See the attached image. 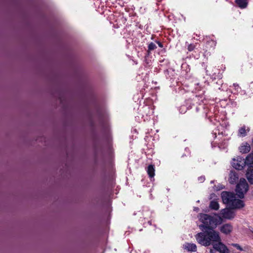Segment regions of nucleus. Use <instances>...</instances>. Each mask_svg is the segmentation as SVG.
I'll return each mask as SVG.
<instances>
[{
  "instance_id": "nucleus-1",
  "label": "nucleus",
  "mask_w": 253,
  "mask_h": 253,
  "mask_svg": "<svg viewBox=\"0 0 253 253\" xmlns=\"http://www.w3.org/2000/svg\"><path fill=\"white\" fill-rule=\"evenodd\" d=\"M199 220L202 223L200 228L204 229L211 230L216 228L217 225L223 222V218L216 213H200L198 215Z\"/></svg>"
},
{
  "instance_id": "nucleus-2",
  "label": "nucleus",
  "mask_w": 253,
  "mask_h": 253,
  "mask_svg": "<svg viewBox=\"0 0 253 253\" xmlns=\"http://www.w3.org/2000/svg\"><path fill=\"white\" fill-rule=\"evenodd\" d=\"M195 238L199 244L205 247L212 246L216 242L221 240L219 232L214 229L199 233L196 234Z\"/></svg>"
},
{
  "instance_id": "nucleus-3",
  "label": "nucleus",
  "mask_w": 253,
  "mask_h": 253,
  "mask_svg": "<svg viewBox=\"0 0 253 253\" xmlns=\"http://www.w3.org/2000/svg\"><path fill=\"white\" fill-rule=\"evenodd\" d=\"M223 202L231 209H241L245 206L244 202L236 197L233 193L223 191L221 194Z\"/></svg>"
},
{
  "instance_id": "nucleus-4",
  "label": "nucleus",
  "mask_w": 253,
  "mask_h": 253,
  "mask_svg": "<svg viewBox=\"0 0 253 253\" xmlns=\"http://www.w3.org/2000/svg\"><path fill=\"white\" fill-rule=\"evenodd\" d=\"M249 188L248 184L244 178H240L239 183L237 184L236 191L238 196L240 198H243L245 194L248 191Z\"/></svg>"
},
{
  "instance_id": "nucleus-5",
  "label": "nucleus",
  "mask_w": 253,
  "mask_h": 253,
  "mask_svg": "<svg viewBox=\"0 0 253 253\" xmlns=\"http://www.w3.org/2000/svg\"><path fill=\"white\" fill-rule=\"evenodd\" d=\"M232 167L236 169L241 170L246 166V162L245 159L241 157H237L236 158H234L232 162Z\"/></svg>"
},
{
  "instance_id": "nucleus-6",
  "label": "nucleus",
  "mask_w": 253,
  "mask_h": 253,
  "mask_svg": "<svg viewBox=\"0 0 253 253\" xmlns=\"http://www.w3.org/2000/svg\"><path fill=\"white\" fill-rule=\"evenodd\" d=\"M213 248L220 253H229V250L227 247L223 244L221 240L216 242L212 245Z\"/></svg>"
},
{
  "instance_id": "nucleus-7",
  "label": "nucleus",
  "mask_w": 253,
  "mask_h": 253,
  "mask_svg": "<svg viewBox=\"0 0 253 253\" xmlns=\"http://www.w3.org/2000/svg\"><path fill=\"white\" fill-rule=\"evenodd\" d=\"M220 214L222 217L227 219H231L235 217L234 212L229 209H224L220 211Z\"/></svg>"
},
{
  "instance_id": "nucleus-8",
  "label": "nucleus",
  "mask_w": 253,
  "mask_h": 253,
  "mask_svg": "<svg viewBox=\"0 0 253 253\" xmlns=\"http://www.w3.org/2000/svg\"><path fill=\"white\" fill-rule=\"evenodd\" d=\"M239 173L237 171L232 170L229 173L228 181L230 184H236L239 180Z\"/></svg>"
},
{
  "instance_id": "nucleus-9",
  "label": "nucleus",
  "mask_w": 253,
  "mask_h": 253,
  "mask_svg": "<svg viewBox=\"0 0 253 253\" xmlns=\"http://www.w3.org/2000/svg\"><path fill=\"white\" fill-rule=\"evenodd\" d=\"M232 230L233 226L229 223L224 224L220 227L221 232L226 235L230 234Z\"/></svg>"
},
{
  "instance_id": "nucleus-10",
  "label": "nucleus",
  "mask_w": 253,
  "mask_h": 253,
  "mask_svg": "<svg viewBox=\"0 0 253 253\" xmlns=\"http://www.w3.org/2000/svg\"><path fill=\"white\" fill-rule=\"evenodd\" d=\"M239 151L242 153H247L251 150L250 145L247 142L243 143L239 148Z\"/></svg>"
},
{
  "instance_id": "nucleus-11",
  "label": "nucleus",
  "mask_w": 253,
  "mask_h": 253,
  "mask_svg": "<svg viewBox=\"0 0 253 253\" xmlns=\"http://www.w3.org/2000/svg\"><path fill=\"white\" fill-rule=\"evenodd\" d=\"M183 248L188 252H196L197 246L195 244L186 243L183 245Z\"/></svg>"
},
{
  "instance_id": "nucleus-12",
  "label": "nucleus",
  "mask_w": 253,
  "mask_h": 253,
  "mask_svg": "<svg viewBox=\"0 0 253 253\" xmlns=\"http://www.w3.org/2000/svg\"><path fill=\"white\" fill-rule=\"evenodd\" d=\"M247 178L251 184H253V169L249 168L246 173Z\"/></svg>"
},
{
  "instance_id": "nucleus-13",
  "label": "nucleus",
  "mask_w": 253,
  "mask_h": 253,
  "mask_svg": "<svg viewBox=\"0 0 253 253\" xmlns=\"http://www.w3.org/2000/svg\"><path fill=\"white\" fill-rule=\"evenodd\" d=\"M245 162H246V165L249 166L250 168L252 167V165L253 164V156L252 153L246 157L245 160Z\"/></svg>"
},
{
  "instance_id": "nucleus-14",
  "label": "nucleus",
  "mask_w": 253,
  "mask_h": 253,
  "mask_svg": "<svg viewBox=\"0 0 253 253\" xmlns=\"http://www.w3.org/2000/svg\"><path fill=\"white\" fill-rule=\"evenodd\" d=\"M248 0H236V4L241 8H246L248 4Z\"/></svg>"
},
{
  "instance_id": "nucleus-15",
  "label": "nucleus",
  "mask_w": 253,
  "mask_h": 253,
  "mask_svg": "<svg viewBox=\"0 0 253 253\" xmlns=\"http://www.w3.org/2000/svg\"><path fill=\"white\" fill-rule=\"evenodd\" d=\"M249 128L246 129L245 126L239 128L238 131V136L240 137H244L247 135V132L249 131Z\"/></svg>"
},
{
  "instance_id": "nucleus-16",
  "label": "nucleus",
  "mask_w": 253,
  "mask_h": 253,
  "mask_svg": "<svg viewBox=\"0 0 253 253\" xmlns=\"http://www.w3.org/2000/svg\"><path fill=\"white\" fill-rule=\"evenodd\" d=\"M210 208L213 210H218L219 208V205L217 201H211L210 202Z\"/></svg>"
},
{
  "instance_id": "nucleus-17",
  "label": "nucleus",
  "mask_w": 253,
  "mask_h": 253,
  "mask_svg": "<svg viewBox=\"0 0 253 253\" xmlns=\"http://www.w3.org/2000/svg\"><path fill=\"white\" fill-rule=\"evenodd\" d=\"M147 173L149 174V176L151 177H153L155 175V169L154 166L149 165L147 168Z\"/></svg>"
},
{
  "instance_id": "nucleus-18",
  "label": "nucleus",
  "mask_w": 253,
  "mask_h": 253,
  "mask_svg": "<svg viewBox=\"0 0 253 253\" xmlns=\"http://www.w3.org/2000/svg\"><path fill=\"white\" fill-rule=\"evenodd\" d=\"M148 48V52H150L155 49L157 48V46L154 43L152 42L149 44Z\"/></svg>"
},
{
  "instance_id": "nucleus-19",
  "label": "nucleus",
  "mask_w": 253,
  "mask_h": 253,
  "mask_svg": "<svg viewBox=\"0 0 253 253\" xmlns=\"http://www.w3.org/2000/svg\"><path fill=\"white\" fill-rule=\"evenodd\" d=\"M232 246L236 248L238 250L240 251H243V248L238 244H232Z\"/></svg>"
},
{
  "instance_id": "nucleus-20",
  "label": "nucleus",
  "mask_w": 253,
  "mask_h": 253,
  "mask_svg": "<svg viewBox=\"0 0 253 253\" xmlns=\"http://www.w3.org/2000/svg\"><path fill=\"white\" fill-rule=\"evenodd\" d=\"M199 181H200L201 182H203L205 180V177L204 176H201L198 178Z\"/></svg>"
},
{
  "instance_id": "nucleus-21",
  "label": "nucleus",
  "mask_w": 253,
  "mask_h": 253,
  "mask_svg": "<svg viewBox=\"0 0 253 253\" xmlns=\"http://www.w3.org/2000/svg\"><path fill=\"white\" fill-rule=\"evenodd\" d=\"M214 251H215V250L213 248L211 249L210 250V253H214Z\"/></svg>"
},
{
  "instance_id": "nucleus-22",
  "label": "nucleus",
  "mask_w": 253,
  "mask_h": 253,
  "mask_svg": "<svg viewBox=\"0 0 253 253\" xmlns=\"http://www.w3.org/2000/svg\"><path fill=\"white\" fill-rule=\"evenodd\" d=\"M157 43H158V45H159V46L160 47H163V44H162V43H161V42H157Z\"/></svg>"
},
{
  "instance_id": "nucleus-23",
  "label": "nucleus",
  "mask_w": 253,
  "mask_h": 253,
  "mask_svg": "<svg viewBox=\"0 0 253 253\" xmlns=\"http://www.w3.org/2000/svg\"><path fill=\"white\" fill-rule=\"evenodd\" d=\"M188 49L189 50L191 51L193 49V48L191 46H189L188 47Z\"/></svg>"
},
{
  "instance_id": "nucleus-24",
  "label": "nucleus",
  "mask_w": 253,
  "mask_h": 253,
  "mask_svg": "<svg viewBox=\"0 0 253 253\" xmlns=\"http://www.w3.org/2000/svg\"><path fill=\"white\" fill-rule=\"evenodd\" d=\"M252 232L253 234V229L252 230Z\"/></svg>"
}]
</instances>
